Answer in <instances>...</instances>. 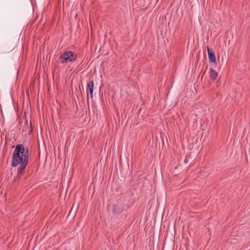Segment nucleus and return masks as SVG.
Listing matches in <instances>:
<instances>
[{"label":"nucleus","mask_w":250,"mask_h":250,"mask_svg":"<svg viewBox=\"0 0 250 250\" xmlns=\"http://www.w3.org/2000/svg\"><path fill=\"white\" fill-rule=\"evenodd\" d=\"M25 168L18 167L17 174L14 180V182H18L21 179V176L25 173Z\"/></svg>","instance_id":"5"},{"label":"nucleus","mask_w":250,"mask_h":250,"mask_svg":"<svg viewBox=\"0 0 250 250\" xmlns=\"http://www.w3.org/2000/svg\"><path fill=\"white\" fill-rule=\"evenodd\" d=\"M87 90H89V94L90 95L91 98H93V87H94V82L93 81H91L89 82H88L86 85Z\"/></svg>","instance_id":"6"},{"label":"nucleus","mask_w":250,"mask_h":250,"mask_svg":"<svg viewBox=\"0 0 250 250\" xmlns=\"http://www.w3.org/2000/svg\"><path fill=\"white\" fill-rule=\"evenodd\" d=\"M77 58V55L70 51H65L61 54L59 58V61L62 63H67L75 61Z\"/></svg>","instance_id":"2"},{"label":"nucleus","mask_w":250,"mask_h":250,"mask_svg":"<svg viewBox=\"0 0 250 250\" xmlns=\"http://www.w3.org/2000/svg\"><path fill=\"white\" fill-rule=\"evenodd\" d=\"M207 50L209 62L214 63L216 64V59L214 54V51L212 49H210L208 46H207Z\"/></svg>","instance_id":"4"},{"label":"nucleus","mask_w":250,"mask_h":250,"mask_svg":"<svg viewBox=\"0 0 250 250\" xmlns=\"http://www.w3.org/2000/svg\"><path fill=\"white\" fill-rule=\"evenodd\" d=\"M112 212L114 215H118L121 214L125 208L123 204H115L112 206Z\"/></svg>","instance_id":"3"},{"label":"nucleus","mask_w":250,"mask_h":250,"mask_svg":"<svg viewBox=\"0 0 250 250\" xmlns=\"http://www.w3.org/2000/svg\"><path fill=\"white\" fill-rule=\"evenodd\" d=\"M218 73L216 72L213 68H210L209 76L210 78L213 81L217 80Z\"/></svg>","instance_id":"7"},{"label":"nucleus","mask_w":250,"mask_h":250,"mask_svg":"<svg viewBox=\"0 0 250 250\" xmlns=\"http://www.w3.org/2000/svg\"><path fill=\"white\" fill-rule=\"evenodd\" d=\"M87 97H88V93H87Z\"/></svg>","instance_id":"9"},{"label":"nucleus","mask_w":250,"mask_h":250,"mask_svg":"<svg viewBox=\"0 0 250 250\" xmlns=\"http://www.w3.org/2000/svg\"><path fill=\"white\" fill-rule=\"evenodd\" d=\"M29 159V148L22 144H18L16 146L15 150L12 154V167L25 168L27 167Z\"/></svg>","instance_id":"1"},{"label":"nucleus","mask_w":250,"mask_h":250,"mask_svg":"<svg viewBox=\"0 0 250 250\" xmlns=\"http://www.w3.org/2000/svg\"><path fill=\"white\" fill-rule=\"evenodd\" d=\"M30 129L28 131L29 134H30L32 132V131H33L31 122H30Z\"/></svg>","instance_id":"8"}]
</instances>
